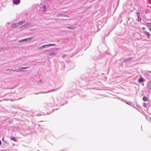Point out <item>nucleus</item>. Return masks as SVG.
Returning a JSON list of instances; mask_svg holds the SVG:
<instances>
[{
	"label": "nucleus",
	"instance_id": "1",
	"mask_svg": "<svg viewBox=\"0 0 151 151\" xmlns=\"http://www.w3.org/2000/svg\"><path fill=\"white\" fill-rule=\"evenodd\" d=\"M33 38L32 37H29L23 39L22 40H20L19 41L22 42H26L27 41H28L31 40Z\"/></svg>",
	"mask_w": 151,
	"mask_h": 151
},
{
	"label": "nucleus",
	"instance_id": "2",
	"mask_svg": "<svg viewBox=\"0 0 151 151\" xmlns=\"http://www.w3.org/2000/svg\"><path fill=\"white\" fill-rule=\"evenodd\" d=\"M20 0H14L13 1V3L15 4H18L20 3Z\"/></svg>",
	"mask_w": 151,
	"mask_h": 151
},
{
	"label": "nucleus",
	"instance_id": "3",
	"mask_svg": "<svg viewBox=\"0 0 151 151\" xmlns=\"http://www.w3.org/2000/svg\"><path fill=\"white\" fill-rule=\"evenodd\" d=\"M18 24L17 23H14L12 25L11 27L12 28H16L18 26Z\"/></svg>",
	"mask_w": 151,
	"mask_h": 151
},
{
	"label": "nucleus",
	"instance_id": "4",
	"mask_svg": "<svg viewBox=\"0 0 151 151\" xmlns=\"http://www.w3.org/2000/svg\"><path fill=\"white\" fill-rule=\"evenodd\" d=\"M55 44H47L45 45V46H46V47H48L50 46H55Z\"/></svg>",
	"mask_w": 151,
	"mask_h": 151
},
{
	"label": "nucleus",
	"instance_id": "5",
	"mask_svg": "<svg viewBox=\"0 0 151 151\" xmlns=\"http://www.w3.org/2000/svg\"><path fill=\"white\" fill-rule=\"evenodd\" d=\"M144 33L145 35H147V37H148V38H150V33H149L148 32H147V31H144Z\"/></svg>",
	"mask_w": 151,
	"mask_h": 151
},
{
	"label": "nucleus",
	"instance_id": "6",
	"mask_svg": "<svg viewBox=\"0 0 151 151\" xmlns=\"http://www.w3.org/2000/svg\"><path fill=\"white\" fill-rule=\"evenodd\" d=\"M147 86L149 88L151 89V81H150L148 83Z\"/></svg>",
	"mask_w": 151,
	"mask_h": 151
},
{
	"label": "nucleus",
	"instance_id": "7",
	"mask_svg": "<svg viewBox=\"0 0 151 151\" xmlns=\"http://www.w3.org/2000/svg\"><path fill=\"white\" fill-rule=\"evenodd\" d=\"M137 16L138 17V21H140L141 20V19L140 17H139V12H137Z\"/></svg>",
	"mask_w": 151,
	"mask_h": 151
},
{
	"label": "nucleus",
	"instance_id": "8",
	"mask_svg": "<svg viewBox=\"0 0 151 151\" xmlns=\"http://www.w3.org/2000/svg\"><path fill=\"white\" fill-rule=\"evenodd\" d=\"M144 81V79L142 77H141L139 79H138V81L139 82L141 83L142 82H143Z\"/></svg>",
	"mask_w": 151,
	"mask_h": 151
},
{
	"label": "nucleus",
	"instance_id": "9",
	"mask_svg": "<svg viewBox=\"0 0 151 151\" xmlns=\"http://www.w3.org/2000/svg\"><path fill=\"white\" fill-rule=\"evenodd\" d=\"M10 139L11 140H12L15 142H17L16 139L15 137H10Z\"/></svg>",
	"mask_w": 151,
	"mask_h": 151
},
{
	"label": "nucleus",
	"instance_id": "10",
	"mask_svg": "<svg viewBox=\"0 0 151 151\" xmlns=\"http://www.w3.org/2000/svg\"><path fill=\"white\" fill-rule=\"evenodd\" d=\"M25 22V21H23L22 22H19L17 23V24H18V26L20 25H21L22 23H24Z\"/></svg>",
	"mask_w": 151,
	"mask_h": 151
},
{
	"label": "nucleus",
	"instance_id": "11",
	"mask_svg": "<svg viewBox=\"0 0 151 151\" xmlns=\"http://www.w3.org/2000/svg\"><path fill=\"white\" fill-rule=\"evenodd\" d=\"M67 28L68 29H73L75 28L76 27L68 26L67 27Z\"/></svg>",
	"mask_w": 151,
	"mask_h": 151
},
{
	"label": "nucleus",
	"instance_id": "12",
	"mask_svg": "<svg viewBox=\"0 0 151 151\" xmlns=\"http://www.w3.org/2000/svg\"><path fill=\"white\" fill-rule=\"evenodd\" d=\"M143 100L145 101H147V97L145 96H144L143 98Z\"/></svg>",
	"mask_w": 151,
	"mask_h": 151
},
{
	"label": "nucleus",
	"instance_id": "13",
	"mask_svg": "<svg viewBox=\"0 0 151 151\" xmlns=\"http://www.w3.org/2000/svg\"><path fill=\"white\" fill-rule=\"evenodd\" d=\"M28 68H29V67H21L20 68H19L20 69H26Z\"/></svg>",
	"mask_w": 151,
	"mask_h": 151
},
{
	"label": "nucleus",
	"instance_id": "14",
	"mask_svg": "<svg viewBox=\"0 0 151 151\" xmlns=\"http://www.w3.org/2000/svg\"><path fill=\"white\" fill-rule=\"evenodd\" d=\"M63 14H59L57 15V16L58 17H63Z\"/></svg>",
	"mask_w": 151,
	"mask_h": 151
},
{
	"label": "nucleus",
	"instance_id": "15",
	"mask_svg": "<svg viewBox=\"0 0 151 151\" xmlns=\"http://www.w3.org/2000/svg\"><path fill=\"white\" fill-rule=\"evenodd\" d=\"M45 47H46V46H45V45H43L41 47H40V49H42Z\"/></svg>",
	"mask_w": 151,
	"mask_h": 151
},
{
	"label": "nucleus",
	"instance_id": "16",
	"mask_svg": "<svg viewBox=\"0 0 151 151\" xmlns=\"http://www.w3.org/2000/svg\"><path fill=\"white\" fill-rule=\"evenodd\" d=\"M55 54V53L54 52H51L49 54V55L50 56H52L54 55Z\"/></svg>",
	"mask_w": 151,
	"mask_h": 151
},
{
	"label": "nucleus",
	"instance_id": "17",
	"mask_svg": "<svg viewBox=\"0 0 151 151\" xmlns=\"http://www.w3.org/2000/svg\"><path fill=\"white\" fill-rule=\"evenodd\" d=\"M147 24L148 26L151 27V23H147Z\"/></svg>",
	"mask_w": 151,
	"mask_h": 151
},
{
	"label": "nucleus",
	"instance_id": "18",
	"mask_svg": "<svg viewBox=\"0 0 151 151\" xmlns=\"http://www.w3.org/2000/svg\"><path fill=\"white\" fill-rule=\"evenodd\" d=\"M43 8L44 9V10L45 11L46 9V6L45 5H44L43 7Z\"/></svg>",
	"mask_w": 151,
	"mask_h": 151
},
{
	"label": "nucleus",
	"instance_id": "19",
	"mask_svg": "<svg viewBox=\"0 0 151 151\" xmlns=\"http://www.w3.org/2000/svg\"><path fill=\"white\" fill-rule=\"evenodd\" d=\"M66 56V55H63L62 56V57H63V58H64Z\"/></svg>",
	"mask_w": 151,
	"mask_h": 151
},
{
	"label": "nucleus",
	"instance_id": "20",
	"mask_svg": "<svg viewBox=\"0 0 151 151\" xmlns=\"http://www.w3.org/2000/svg\"><path fill=\"white\" fill-rule=\"evenodd\" d=\"M63 17H68V16L66 15H63Z\"/></svg>",
	"mask_w": 151,
	"mask_h": 151
},
{
	"label": "nucleus",
	"instance_id": "21",
	"mask_svg": "<svg viewBox=\"0 0 151 151\" xmlns=\"http://www.w3.org/2000/svg\"><path fill=\"white\" fill-rule=\"evenodd\" d=\"M142 29L143 30H145V28L144 27H142Z\"/></svg>",
	"mask_w": 151,
	"mask_h": 151
},
{
	"label": "nucleus",
	"instance_id": "22",
	"mask_svg": "<svg viewBox=\"0 0 151 151\" xmlns=\"http://www.w3.org/2000/svg\"><path fill=\"white\" fill-rule=\"evenodd\" d=\"M39 81L40 82H42V80H40V81Z\"/></svg>",
	"mask_w": 151,
	"mask_h": 151
},
{
	"label": "nucleus",
	"instance_id": "23",
	"mask_svg": "<svg viewBox=\"0 0 151 151\" xmlns=\"http://www.w3.org/2000/svg\"><path fill=\"white\" fill-rule=\"evenodd\" d=\"M149 29L150 30V31L151 32V28H149Z\"/></svg>",
	"mask_w": 151,
	"mask_h": 151
},
{
	"label": "nucleus",
	"instance_id": "24",
	"mask_svg": "<svg viewBox=\"0 0 151 151\" xmlns=\"http://www.w3.org/2000/svg\"><path fill=\"white\" fill-rule=\"evenodd\" d=\"M1 141L0 140V145H1Z\"/></svg>",
	"mask_w": 151,
	"mask_h": 151
},
{
	"label": "nucleus",
	"instance_id": "25",
	"mask_svg": "<svg viewBox=\"0 0 151 151\" xmlns=\"http://www.w3.org/2000/svg\"><path fill=\"white\" fill-rule=\"evenodd\" d=\"M2 140L3 141V138H2Z\"/></svg>",
	"mask_w": 151,
	"mask_h": 151
}]
</instances>
